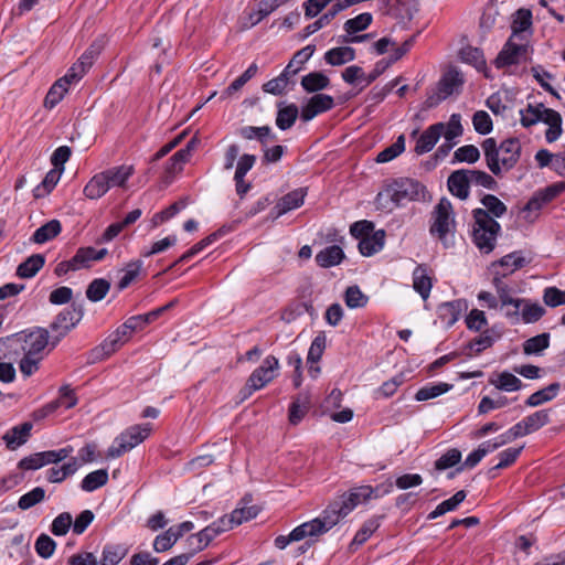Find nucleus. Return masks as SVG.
Listing matches in <instances>:
<instances>
[{"mask_svg":"<svg viewBox=\"0 0 565 565\" xmlns=\"http://www.w3.org/2000/svg\"><path fill=\"white\" fill-rule=\"evenodd\" d=\"M356 57L355 50L348 45L337 46L328 50L323 60L328 65L341 66L349 62L354 61Z\"/></svg>","mask_w":565,"mask_h":565,"instance_id":"obj_27","label":"nucleus"},{"mask_svg":"<svg viewBox=\"0 0 565 565\" xmlns=\"http://www.w3.org/2000/svg\"><path fill=\"white\" fill-rule=\"evenodd\" d=\"M279 367L278 359L274 355H267L262 365L255 369L247 380V387L252 391H258L265 387L277 376Z\"/></svg>","mask_w":565,"mask_h":565,"instance_id":"obj_15","label":"nucleus"},{"mask_svg":"<svg viewBox=\"0 0 565 565\" xmlns=\"http://www.w3.org/2000/svg\"><path fill=\"white\" fill-rule=\"evenodd\" d=\"M334 99L327 94H316L302 106L300 117L303 121H310L316 116L332 109Z\"/></svg>","mask_w":565,"mask_h":565,"instance_id":"obj_16","label":"nucleus"},{"mask_svg":"<svg viewBox=\"0 0 565 565\" xmlns=\"http://www.w3.org/2000/svg\"><path fill=\"white\" fill-rule=\"evenodd\" d=\"M73 452V447L67 446L57 450H47L38 452V469L50 465L57 463L66 459Z\"/></svg>","mask_w":565,"mask_h":565,"instance_id":"obj_47","label":"nucleus"},{"mask_svg":"<svg viewBox=\"0 0 565 565\" xmlns=\"http://www.w3.org/2000/svg\"><path fill=\"white\" fill-rule=\"evenodd\" d=\"M445 129V124L437 122L429 126L417 139L415 146V152L417 154H424L433 150L439 138L441 137Z\"/></svg>","mask_w":565,"mask_h":565,"instance_id":"obj_23","label":"nucleus"},{"mask_svg":"<svg viewBox=\"0 0 565 565\" xmlns=\"http://www.w3.org/2000/svg\"><path fill=\"white\" fill-rule=\"evenodd\" d=\"M546 108L543 104H527L525 108L520 109V122L524 128L536 125L540 121L544 122Z\"/></svg>","mask_w":565,"mask_h":565,"instance_id":"obj_32","label":"nucleus"},{"mask_svg":"<svg viewBox=\"0 0 565 565\" xmlns=\"http://www.w3.org/2000/svg\"><path fill=\"white\" fill-rule=\"evenodd\" d=\"M465 83L461 72L456 67H449L437 83L436 89L428 94L426 104L428 107L437 106L454 94H459Z\"/></svg>","mask_w":565,"mask_h":565,"instance_id":"obj_9","label":"nucleus"},{"mask_svg":"<svg viewBox=\"0 0 565 565\" xmlns=\"http://www.w3.org/2000/svg\"><path fill=\"white\" fill-rule=\"evenodd\" d=\"M385 243V232L383 230L375 231L366 237L360 239L358 248L363 256H372L379 253Z\"/></svg>","mask_w":565,"mask_h":565,"instance_id":"obj_30","label":"nucleus"},{"mask_svg":"<svg viewBox=\"0 0 565 565\" xmlns=\"http://www.w3.org/2000/svg\"><path fill=\"white\" fill-rule=\"evenodd\" d=\"M550 345V333H541L524 341L523 352L527 355L540 354Z\"/></svg>","mask_w":565,"mask_h":565,"instance_id":"obj_53","label":"nucleus"},{"mask_svg":"<svg viewBox=\"0 0 565 565\" xmlns=\"http://www.w3.org/2000/svg\"><path fill=\"white\" fill-rule=\"evenodd\" d=\"M383 516L382 515H373L361 525V527L355 533L350 547H359L363 545L372 534L381 526Z\"/></svg>","mask_w":565,"mask_h":565,"instance_id":"obj_31","label":"nucleus"},{"mask_svg":"<svg viewBox=\"0 0 565 565\" xmlns=\"http://www.w3.org/2000/svg\"><path fill=\"white\" fill-rule=\"evenodd\" d=\"M143 263L141 259L132 260L127 264L122 277L118 281V289H126L140 274Z\"/></svg>","mask_w":565,"mask_h":565,"instance_id":"obj_57","label":"nucleus"},{"mask_svg":"<svg viewBox=\"0 0 565 565\" xmlns=\"http://www.w3.org/2000/svg\"><path fill=\"white\" fill-rule=\"evenodd\" d=\"M522 450H523V446H521L519 448H513V447L507 448V449L502 450L501 452H499V455H498L499 462L489 470V473H492L493 471L499 470V469H504V468L510 467L519 458Z\"/></svg>","mask_w":565,"mask_h":565,"instance_id":"obj_61","label":"nucleus"},{"mask_svg":"<svg viewBox=\"0 0 565 565\" xmlns=\"http://www.w3.org/2000/svg\"><path fill=\"white\" fill-rule=\"evenodd\" d=\"M546 310L537 302H531L524 299L520 309V321L523 323H534L544 317Z\"/></svg>","mask_w":565,"mask_h":565,"instance_id":"obj_41","label":"nucleus"},{"mask_svg":"<svg viewBox=\"0 0 565 565\" xmlns=\"http://www.w3.org/2000/svg\"><path fill=\"white\" fill-rule=\"evenodd\" d=\"M110 289V284L104 278L94 279L86 289V297L93 302L100 301L105 298Z\"/></svg>","mask_w":565,"mask_h":565,"instance_id":"obj_54","label":"nucleus"},{"mask_svg":"<svg viewBox=\"0 0 565 565\" xmlns=\"http://www.w3.org/2000/svg\"><path fill=\"white\" fill-rule=\"evenodd\" d=\"M81 467L78 458L73 457L68 462L63 463L61 467H52L46 470V479L50 482H62L67 477L74 475Z\"/></svg>","mask_w":565,"mask_h":565,"instance_id":"obj_33","label":"nucleus"},{"mask_svg":"<svg viewBox=\"0 0 565 565\" xmlns=\"http://www.w3.org/2000/svg\"><path fill=\"white\" fill-rule=\"evenodd\" d=\"M381 487L359 486L337 497L349 514L360 504L381 498Z\"/></svg>","mask_w":565,"mask_h":565,"instance_id":"obj_14","label":"nucleus"},{"mask_svg":"<svg viewBox=\"0 0 565 565\" xmlns=\"http://www.w3.org/2000/svg\"><path fill=\"white\" fill-rule=\"evenodd\" d=\"M315 51H316L315 44H308L307 46L297 51L284 71L288 75L296 74L301 68V66L310 60V57L313 55Z\"/></svg>","mask_w":565,"mask_h":565,"instance_id":"obj_45","label":"nucleus"},{"mask_svg":"<svg viewBox=\"0 0 565 565\" xmlns=\"http://www.w3.org/2000/svg\"><path fill=\"white\" fill-rule=\"evenodd\" d=\"M490 383L504 392H515L522 387L521 380L508 371L500 373L497 380H490Z\"/></svg>","mask_w":565,"mask_h":565,"instance_id":"obj_49","label":"nucleus"},{"mask_svg":"<svg viewBox=\"0 0 565 565\" xmlns=\"http://www.w3.org/2000/svg\"><path fill=\"white\" fill-rule=\"evenodd\" d=\"M231 231L230 227H222L217 230L216 232L210 234L205 238L201 239L196 244H194L190 249H188L184 254H182L172 266H177L179 264L188 262L190 258L202 252L204 248H206L212 243L216 242L218 238L224 236L226 233Z\"/></svg>","mask_w":565,"mask_h":565,"instance_id":"obj_26","label":"nucleus"},{"mask_svg":"<svg viewBox=\"0 0 565 565\" xmlns=\"http://www.w3.org/2000/svg\"><path fill=\"white\" fill-rule=\"evenodd\" d=\"M152 430L150 423L132 425L121 431L107 449V458L116 459L130 451L143 440H146Z\"/></svg>","mask_w":565,"mask_h":565,"instance_id":"obj_7","label":"nucleus"},{"mask_svg":"<svg viewBox=\"0 0 565 565\" xmlns=\"http://www.w3.org/2000/svg\"><path fill=\"white\" fill-rule=\"evenodd\" d=\"M345 255L339 245H330L317 253L315 260L319 267L330 268L342 263Z\"/></svg>","mask_w":565,"mask_h":565,"instance_id":"obj_28","label":"nucleus"},{"mask_svg":"<svg viewBox=\"0 0 565 565\" xmlns=\"http://www.w3.org/2000/svg\"><path fill=\"white\" fill-rule=\"evenodd\" d=\"M532 26V12L527 9H519L512 20L511 30L512 34L510 38L516 39L518 41L525 40V33L530 31Z\"/></svg>","mask_w":565,"mask_h":565,"instance_id":"obj_29","label":"nucleus"},{"mask_svg":"<svg viewBox=\"0 0 565 565\" xmlns=\"http://www.w3.org/2000/svg\"><path fill=\"white\" fill-rule=\"evenodd\" d=\"M306 195V188H298L285 194L274 207V217L278 218L286 213L300 207L305 202Z\"/></svg>","mask_w":565,"mask_h":565,"instance_id":"obj_20","label":"nucleus"},{"mask_svg":"<svg viewBox=\"0 0 565 565\" xmlns=\"http://www.w3.org/2000/svg\"><path fill=\"white\" fill-rule=\"evenodd\" d=\"M108 482L107 469H98L89 472L81 482L82 490L93 492Z\"/></svg>","mask_w":565,"mask_h":565,"instance_id":"obj_43","label":"nucleus"},{"mask_svg":"<svg viewBox=\"0 0 565 565\" xmlns=\"http://www.w3.org/2000/svg\"><path fill=\"white\" fill-rule=\"evenodd\" d=\"M523 420L529 435L535 433L550 423V409L536 411L524 417Z\"/></svg>","mask_w":565,"mask_h":565,"instance_id":"obj_50","label":"nucleus"},{"mask_svg":"<svg viewBox=\"0 0 565 565\" xmlns=\"http://www.w3.org/2000/svg\"><path fill=\"white\" fill-rule=\"evenodd\" d=\"M373 22V15L370 12H363L349 19L343 24L344 35H353L366 30Z\"/></svg>","mask_w":565,"mask_h":565,"instance_id":"obj_44","label":"nucleus"},{"mask_svg":"<svg viewBox=\"0 0 565 565\" xmlns=\"http://www.w3.org/2000/svg\"><path fill=\"white\" fill-rule=\"evenodd\" d=\"M62 232V224L58 220H51L38 227V244L46 243Z\"/></svg>","mask_w":565,"mask_h":565,"instance_id":"obj_58","label":"nucleus"},{"mask_svg":"<svg viewBox=\"0 0 565 565\" xmlns=\"http://www.w3.org/2000/svg\"><path fill=\"white\" fill-rule=\"evenodd\" d=\"M471 185L481 186L488 190H494L498 185L492 175L476 169H466Z\"/></svg>","mask_w":565,"mask_h":565,"instance_id":"obj_51","label":"nucleus"},{"mask_svg":"<svg viewBox=\"0 0 565 565\" xmlns=\"http://www.w3.org/2000/svg\"><path fill=\"white\" fill-rule=\"evenodd\" d=\"M479 158H480L479 149L473 145H466V146L459 147L454 152L452 162L475 163L479 160Z\"/></svg>","mask_w":565,"mask_h":565,"instance_id":"obj_63","label":"nucleus"},{"mask_svg":"<svg viewBox=\"0 0 565 565\" xmlns=\"http://www.w3.org/2000/svg\"><path fill=\"white\" fill-rule=\"evenodd\" d=\"M11 353L22 355L20 370L24 375H31L35 366V332L28 329L0 339V360Z\"/></svg>","mask_w":565,"mask_h":565,"instance_id":"obj_4","label":"nucleus"},{"mask_svg":"<svg viewBox=\"0 0 565 565\" xmlns=\"http://www.w3.org/2000/svg\"><path fill=\"white\" fill-rule=\"evenodd\" d=\"M451 388V384L444 382L426 385L417 391V393L415 394V399L418 402L428 401L449 392Z\"/></svg>","mask_w":565,"mask_h":565,"instance_id":"obj_48","label":"nucleus"},{"mask_svg":"<svg viewBox=\"0 0 565 565\" xmlns=\"http://www.w3.org/2000/svg\"><path fill=\"white\" fill-rule=\"evenodd\" d=\"M299 109L295 104L279 106L276 117V125L280 130L290 129L296 122Z\"/></svg>","mask_w":565,"mask_h":565,"instance_id":"obj_40","label":"nucleus"},{"mask_svg":"<svg viewBox=\"0 0 565 565\" xmlns=\"http://www.w3.org/2000/svg\"><path fill=\"white\" fill-rule=\"evenodd\" d=\"M94 60L93 46L88 49L78 61L67 71V73L57 81L70 89L72 84L77 83L87 70L92 66Z\"/></svg>","mask_w":565,"mask_h":565,"instance_id":"obj_17","label":"nucleus"},{"mask_svg":"<svg viewBox=\"0 0 565 565\" xmlns=\"http://www.w3.org/2000/svg\"><path fill=\"white\" fill-rule=\"evenodd\" d=\"M525 264V258L522 256L521 252H512L503 256L498 263H494L493 267L497 265L503 267L504 271L500 274V276L504 278L507 275L522 268Z\"/></svg>","mask_w":565,"mask_h":565,"instance_id":"obj_46","label":"nucleus"},{"mask_svg":"<svg viewBox=\"0 0 565 565\" xmlns=\"http://www.w3.org/2000/svg\"><path fill=\"white\" fill-rule=\"evenodd\" d=\"M330 78L321 72H311L301 78V86L307 93H316L328 88Z\"/></svg>","mask_w":565,"mask_h":565,"instance_id":"obj_37","label":"nucleus"},{"mask_svg":"<svg viewBox=\"0 0 565 565\" xmlns=\"http://www.w3.org/2000/svg\"><path fill=\"white\" fill-rule=\"evenodd\" d=\"M33 423L28 420L10 428L2 437L9 450H15L24 445L31 437Z\"/></svg>","mask_w":565,"mask_h":565,"instance_id":"obj_19","label":"nucleus"},{"mask_svg":"<svg viewBox=\"0 0 565 565\" xmlns=\"http://www.w3.org/2000/svg\"><path fill=\"white\" fill-rule=\"evenodd\" d=\"M413 288L420 297L426 300L433 288V279L428 274L426 265H417L413 270Z\"/></svg>","mask_w":565,"mask_h":565,"instance_id":"obj_25","label":"nucleus"},{"mask_svg":"<svg viewBox=\"0 0 565 565\" xmlns=\"http://www.w3.org/2000/svg\"><path fill=\"white\" fill-rule=\"evenodd\" d=\"M106 178L109 189L126 188L127 181L135 173L132 164H120L102 171Z\"/></svg>","mask_w":565,"mask_h":565,"instance_id":"obj_24","label":"nucleus"},{"mask_svg":"<svg viewBox=\"0 0 565 565\" xmlns=\"http://www.w3.org/2000/svg\"><path fill=\"white\" fill-rule=\"evenodd\" d=\"M423 190L424 186L414 179L404 178L395 180L377 193L375 198L376 209L392 212L411 201L418 200Z\"/></svg>","mask_w":565,"mask_h":565,"instance_id":"obj_3","label":"nucleus"},{"mask_svg":"<svg viewBox=\"0 0 565 565\" xmlns=\"http://www.w3.org/2000/svg\"><path fill=\"white\" fill-rule=\"evenodd\" d=\"M543 301L547 307L555 308L565 305V290L551 286L543 290Z\"/></svg>","mask_w":565,"mask_h":565,"instance_id":"obj_64","label":"nucleus"},{"mask_svg":"<svg viewBox=\"0 0 565 565\" xmlns=\"http://www.w3.org/2000/svg\"><path fill=\"white\" fill-rule=\"evenodd\" d=\"M108 183L103 172L96 173L84 186L83 193L89 200H97L109 191Z\"/></svg>","mask_w":565,"mask_h":565,"instance_id":"obj_34","label":"nucleus"},{"mask_svg":"<svg viewBox=\"0 0 565 565\" xmlns=\"http://www.w3.org/2000/svg\"><path fill=\"white\" fill-rule=\"evenodd\" d=\"M236 524L233 518V512L231 514H225L218 518L216 521L201 530L194 535L189 537L190 541L196 540L198 545L194 551H202L205 548L210 542H212L220 534L233 529Z\"/></svg>","mask_w":565,"mask_h":565,"instance_id":"obj_13","label":"nucleus"},{"mask_svg":"<svg viewBox=\"0 0 565 565\" xmlns=\"http://www.w3.org/2000/svg\"><path fill=\"white\" fill-rule=\"evenodd\" d=\"M559 391L558 383H552L546 387L531 394L525 401V405L530 407L540 406L546 402L554 399Z\"/></svg>","mask_w":565,"mask_h":565,"instance_id":"obj_38","label":"nucleus"},{"mask_svg":"<svg viewBox=\"0 0 565 565\" xmlns=\"http://www.w3.org/2000/svg\"><path fill=\"white\" fill-rule=\"evenodd\" d=\"M482 150L486 157L487 167L494 175H500L502 168L511 170L518 163L521 156V142L518 138L503 140L500 146L495 139L487 138L483 140Z\"/></svg>","mask_w":565,"mask_h":565,"instance_id":"obj_2","label":"nucleus"},{"mask_svg":"<svg viewBox=\"0 0 565 565\" xmlns=\"http://www.w3.org/2000/svg\"><path fill=\"white\" fill-rule=\"evenodd\" d=\"M305 522L296 526L288 535H278L275 539V546L279 550L286 548L292 542H299L305 539H312Z\"/></svg>","mask_w":565,"mask_h":565,"instance_id":"obj_42","label":"nucleus"},{"mask_svg":"<svg viewBox=\"0 0 565 565\" xmlns=\"http://www.w3.org/2000/svg\"><path fill=\"white\" fill-rule=\"evenodd\" d=\"M68 92V88L65 87L63 84H61L58 81H56L51 88L49 89L43 105L46 109L54 108L65 96V94Z\"/></svg>","mask_w":565,"mask_h":565,"instance_id":"obj_62","label":"nucleus"},{"mask_svg":"<svg viewBox=\"0 0 565 565\" xmlns=\"http://www.w3.org/2000/svg\"><path fill=\"white\" fill-rule=\"evenodd\" d=\"M456 220L451 202L441 198L435 205L429 225V234L443 244L445 248L455 245Z\"/></svg>","mask_w":565,"mask_h":565,"instance_id":"obj_5","label":"nucleus"},{"mask_svg":"<svg viewBox=\"0 0 565 565\" xmlns=\"http://www.w3.org/2000/svg\"><path fill=\"white\" fill-rule=\"evenodd\" d=\"M447 186L454 196L460 200H467L470 195L471 184L466 169L452 171L447 179Z\"/></svg>","mask_w":565,"mask_h":565,"instance_id":"obj_22","label":"nucleus"},{"mask_svg":"<svg viewBox=\"0 0 565 565\" xmlns=\"http://www.w3.org/2000/svg\"><path fill=\"white\" fill-rule=\"evenodd\" d=\"M405 150V138L403 135H401L396 141L391 145L390 147L385 148L381 152H379L376 157V162L379 163H385L393 159H395L397 156H399Z\"/></svg>","mask_w":565,"mask_h":565,"instance_id":"obj_59","label":"nucleus"},{"mask_svg":"<svg viewBox=\"0 0 565 565\" xmlns=\"http://www.w3.org/2000/svg\"><path fill=\"white\" fill-rule=\"evenodd\" d=\"M562 122V116L558 111L554 109H548L545 111L544 124L548 126L547 130L545 131V139L547 142L552 143L561 137L563 132Z\"/></svg>","mask_w":565,"mask_h":565,"instance_id":"obj_35","label":"nucleus"},{"mask_svg":"<svg viewBox=\"0 0 565 565\" xmlns=\"http://www.w3.org/2000/svg\"><path fill=\"white\" fill-rule=\"evenodd\" d=\"M63 169H51L38 184V198L50 194L61 180Z\"/></svg>","mask_w":565,"mask_h":565,"instance_id":"obj_56","label":"nucleus"},{"mask_svg":"<svg viewBox=\"0 0 565 565\" xmlns=\"http://www.w3.org/2000/svg\"><path fill=\"white\" fill-rule=\"evenodd\" d=\"M472 242L480 253L490 254L495 248L501 225L480 207L472 211Z\"/></svg>","mask_w":565,"mask_h":565,"instance_id":"obj_6","label":"nucleus"},{"mask_svg":"<svg viewBox=\"0 0 565 565\" xmlns=\"http://www.w3.org/2000/svg\"><path fill=\"white\" fill-rule=\"evenodd\" d=\"M492 284L495 288L498 295V301L501 308L513 307V311H505V317L512 323L520 322V309L522 302H524V298H514L512 297V290L509 285L503 280V277L500 276V273H495Z\"/></svg>","mask_w":565,"mask_h":565,"instance_id":"obj_11","label":"nucleus"},{"mask_svg":"<svg viewBox=\"0 0 565 565\" xmlns=\"http://www.w3.org/2000/svg\"><path fill=\"white\" fill-rule=\"evenodd\" d=\"M481 203L484 206V211L494 220L502 217L507 211V205L493 194H484L481 199Z\"/></svg>","mask_w":565,"mask_h":565,"instance_id":"obj_52","label":"nucleus"},{"mask_svg":"<svg viewBox=\"0 0 565 565\" xmlns=\"http://www.w3.org/2000/svg\"><path fill=\"white\" fill-rule=\"evenodd\" d=\"M82 317L81 308L65 309L51 323L50 329L38 328V362L78 324Z\"/></svg>","mask_w":565,"mask_h":565,"instance_id":"obj_1","label":"nucleus"},{"mask_svg":"<svg viewBox=\"0 0 565 565\" xmlns=\"http://www.w3.org/2000/svg\"><path fill=\"white\" fill-rule=\"evenodd\" d=\"M348 515L349 512L344 509L339 499L335 498L326 507V509L321 512V514L318 518L305 522V524L306 526H308L307 529L310 532L311 536L318 537L329 532L342 519H344Z\"/></svg>","mask_w":565,"mask_h":565,"instance_id":"obj_8","label":"nucleus"},{"mask_svg":"<svg viewBox=\"0 0 565 565\" xmlns=\"http://www.w3.org/2000/svg\"><path fill=\"white\" fill-rule=\"evenodd\" d=\"M467 493L463 490L457 491L451 498L439 503L434 511H431L427 519L435 520L447 512L455 511L458 505L466 499Z\"/></svg>","mask_w":565,"mask_h":565,"instance_id":"obj_39","label":"nucleus"},{"mask_svg":"<svg viewBox=\"0 0 565 565\" xmlns=\"http://www.w3.org/2000/svg\"><path fill=\"white\" fill-rule=\"evenodd\" d=\"M127 547L122 544L108 543L103 547L99 565H117L127 555Z\"/></svg>","mask_w":565,"mask_h":565,"instance_id":"obj_36","label":"nucleus"},{"mask_svg":"<svg viewBox=\"0 0 565 565\" xmlns=\"http://www.w3.org/2000/svg\"><path fill=\"white\" fill-rule=\"evenodd\" d=\"M367 300L369 298L361 291L358 286H350L344 292L345 305L351 309L365 307Z\"/></svg>","mask_w":565,"mask_h":565,"instance_id":"obj_60","label":"nucleus"},{"mask_svg":"<svg viewBox=\"0 0 565 565\" xmlns=\"http://www.w3.org/2000/svg\"><path fill=\"white\" fill-rule=\"evenodd\" d=\"M106 254V248L96 249L94 247H81L71 259L63 260L56 265L55 274L63 276L68 271L88 268L93 262L102 260Z\"/></svg>","mask_w":565,"mask_h":565,"instance_id":"obj_10","label":"nucleus"},{"mask_svg":"<svg viewBox=\"0 0 565 565\" xmlns=\"http://www.w3.org/2000/svg\"><path fill=\"white\" fill-rule=\"evenodd\" d=\"M132 331L130 328H126V322H124L116 329V331L105 339V348L109 351H117L118 348L127 341Z\"/></svg>","mask_w":565,"mask_h":565,"instance_id":"obj_55","label":"nucleus"},{"mask_svg":"<svg viewBox=\"0 0 565 565\" xmlns=\"http://www.w3.org/2000/svg\"><path fill=\"white\" fill-rule=\"evenodd\" d=\"M467 309V302L463 299L443 302L438 306L437 313L440 321L447 327H452L460 318L463 310Z\"/></svg>","mask_w":565,"mask_h":565,"instance_id":"obj_21","label":"nucleus"},{"mask_svg":"<svg viewBox=\"0 0 565 565\" xmlns=\"http://www.w3.org/2000/svg\"><path fill=\"white\" fill-rule=\"evenodd\" d=\"M326 347L327 335L323 331H320L312 340L307 354L308 373L312 379H316L320 373L318 363L322 358Z\"/></svg>","mask_w":565,"mask_h":565,"instance_id":"obj_18","label":"nucleus"},{"mask_svg":"<svg viewBox=\"0 0 565 565\" xmlns=\"http://www.w3.org/2000/svg\"><path fill=\"white\" fill-rule=\"evenodd\" d=\"M529 45L523 41L509 38L502 50L494 60L497 68H505L525 62L527 58Z\"/></svg>","mask_w":565,"mask_h":565,"instance_id":"obj_12","label":"nucleus"}]
</instances>
